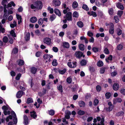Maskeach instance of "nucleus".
<instances>
[{"instance_id":"f257e3e1","label":"nucleus","mask_w":125,"mask_h":125,"mask_svg":"<svg viewBox=\"0 0 125 125\" xmlns=\"http://www.w3.org/2000/svg\"><path fill=\"white\" fill-rule=\"evenodd\" d=\"M108 104L109 106L108 107H105L104 108V109L107 112H110L113 109L114 106L110 102H109Z\"/></svg>"},{"instance_id":"f03ea898","label":"nucleus","mask_w":125,"mask_h":125,"mask_svg":"<svg viewBox=\"0 0 125 125\" xmlns=\"http://www.w3.org/2000/svg\"><path fill=\"white\" fill-rule=\"evenodd\" d=\"M65 17L68 21H72V13L71 12H67L66 15V17H64V18H65Z\"/></svg>"},{"instance_id":"7ed1b4c3","label":"nucleus","mask_w":125,"mask_h":125,"mask_svg":"<svg viewBox=\"0 0 125 125\" xmlns=\"http://www.w3.org/2000/svg\"><path fill=\"white\" fill-rule=\"evenodd\" d=\"M35 5L37 9H41L42 7V2L40 1H37L35 2Z\"/></svg>"},{"instance_id":"20e7f679","label":"nucleus","mask_w":125,"mask_h":125,"mask_svg":"<svg viewBox=\"0 0 125 125\" xmlns=\"http://www.w3.org/2000/svg\"><path fill=\"white\" fill-rule=\"evenodd\" d=\"M83 53L80 51H76L74 54V55L77 58H80L82 57Z\"/></svg>"},{"instance_id":"39448f33","label":"nucleus","mask_w":125,"mask_h":125,"mask_svg":"<svg viewBox=\"0 0 125 125\" xmlns=\"http://www.w3.org/2000/svg\"><path fill=\"white\" fill-rule=\"evenodd\" d=\"M43 42L48 45L50 44L51 42V39L50 38L46 37L43 39Z\"/></svg>"},{"instance_id":"423d86ee","label":"nucleus","mask_w":125,"mask_h":125,"mask_svg":"<svg viewBox=\"0 0 125 125\" xmlns=\"http://www.w3.org/2000/svg\"><path fill=\"white\" fill-rule=\"evenodd\" d=\"M25 93L22 91H18L16 94V97L18 98H20L22 95L23 94H24Z\"/></svg>"},{"instance_id":"0eeeda50","label":"nucleus","mask_w":125,"mask_h":125,"mask_svg":"<svg viewBox=\"0 0 125 125\" xmlns=\"http://www.w3.org/2000/svg\"><path fill=\"white\" fill-rule=\"evenodd\" d=\"M52 3L53 5L56 7L60 5L61 4V2L59 0H53Z\"/></svg>"},{"instance_id":"6e6552de","label":"nucleus","mask_w":125,"mask_h":125,"mask_svg":"<svg viewBox=\"0 0 125 125\" xmlns=\"http://www.w3.org/2000/svg\"><path fill=\"white\" fill-rule=\"evenodd\" d=\"M116 6L117 8L121 10H123L124 9V8L123 5L121 3L119 2L117 3Z\"/></svg>"},{"instance_id":"1a4fd4ad","label":"nucleus","mask_w":125,"mask_h":125,"mask_svg":"<svg viewBox=\"0 0 125 125\" xmlns=\"http://www.w3.org/2000/svg\"><path fill=\"white\" fill-rule=\"evenodd\" d=\"M76 62H75L73 63V65L72 64L71 62H68V66L71 68H75L76 66Z\"/></svg>"},{"instance_id":"9d476101","label":"nucleus","mask_w":125,"mask_h":125,"mask_svg":"<svg viewBox=\"0 0 125 125\" xmlns=\"http://www.w3.org/2000/svg\"><path fill=\"white\" fill-rule=\"evenodd\" d=\"M49 55L48 54H44L43 56V58L45 60H47L46 61V62L48 61L50 62L51 61L50 59V58Z\"/></svg>"},{"instance_id":"9b49d317","label":"nucleus","mask_w":125,"mask_h":125,"mask_svg":"<svg viewBox=\"0 0 125 125\" xmlns=\"http://www.w3.org/2000/svg\"><path fill=\"white\" fill-rule=\"evenodd\" d=\"M65 117L67 119H69L70 118V115H71V112L69 111H66L65 112Z\"/></svg>"},{"instance_id":"f8f14e48","label":"nucleus","mask_w":125,"mask_h":125,"mask_svg":"<svg viewBox=\"0 0 125 125\" xmlns=\"http://www.w3.org/2000/svg\"><path fill=\"white\" fill-rule=\"evenodd\" d=\"M119 85L117 83H115L113 86V89L115 91H117L119 88Z\"/></svg>"},{"instance_id":"ddd939ff","label":"nucleus","mask_w":125,"mask_h":125,"mask_svg":"<svg viewBox=\"0 0 125 125\" xmlns=\"http://www.w3.org/2000/svg\"><path fill=\"white\" fill-rule=\"evenodd\" d=\"M31 114V117H33L34 119L36 118L37 117V115L36 114V113L34 111L32 112H31L30 113Z\"/></svg>"},{"instance_id":"4468645a","label":"nucleus","mask_w":125,"mask_h":125,"mask_svg":"<svg viewBox=\"0 0 125 125\" xmlns=\"http://www.w3.org/2000/svg\"><path fill=\"white\" fill-rule=\"evenodd\" d=\"M88 14L90 16H92L94 17H96L97 15L96 12L93 11L88 12Z\"/></svg>"},{"instance_id":"2eb2a0df","label":"nucleus","mask_w":125,"mask_h":125,"mask_svg":"<svg viewBox=\"0 0 125 125\" xmlns=\"http://www.w3.org/2000/svg\"><path fill=\"white\" fill-rule=\"evenodd\" d=\"M79 47L80 50L81 51H83L85 49V46L83 44H79Z\"/></svg>"},{"instance_id":"dca6fc26","label":"nucleus","mask_w":125,"mask_h":125,"mask_svg":"<svg viewBox=\"0 0 125 125\" xmlns=\"http://www.w3.org/2000/svg\"><path fill=\"white\" fill-rule=\"evenodd\" d=\"M87 61L86 60H83L80 62V64L82 66H85L87 64Z\"/></svg>"},{"instance_id":"f3484780","label":"nucleus","mask_w":125,"mask_h":125,"mask_svg":"<svg viewBox=\"0 0 125 125\" xmlns=\"http://www.w3.org/2000/svg\"><path fill=\"white\" fill-rule=\"evenodd\" d=\"M54 13L55 14L60 16H61V14L60 10L57 9H55L54 10Z\"/></svg>"},{"instance_id":"a211bd4d","label":"nucleus","mask_w":125,"mask_h":125,"mask_svg":"<svg viewBox=\"0 0 125 125\" xmlns=\"http://www.w3.org/2000/svg\"><path fill=\"white\" fill-rule=\"evenodd\" d=\"M79 104L80 107H84L85 106V103L83 101H80L79 103Z\"/></svg>"},{"instance_id":"6ab92c4d","label":"nucleus","mask_w":125,"mask_h":125,"mask_svg":"<svg viewBox=\"0 0 125 125\" xmlns=\"http://www.w3.org/2000/svg\"><path fill=\"white\" fill-rule=\"evenodd\" d=\"M63 46L64 48H68L69 47L70 45L68 42H65L63 43Z\"/></svg>"},{"instance_id":"aec40b11","label":"nucleus","mask_w":125,"mask_h":125,"mask_svg":"<svg viewBox=\"0 0 125 125\" xmlns=\"http://www.w3.org/2000/svg\"><path fill=\"white\" fill-rule=\"evenodd\" d=\"M24 123L26 124H27L28 123V119L27 116L25 115L24 116Z\"/></svg>"},{"instance_id":"412c9836","label":"nucleus","mask_w":125,"mask_h":125,"mask_svg":"<svg viewBox=\"0 0 125 125\" xmlns=\"http://www.w3.org/2000/svg\"><path fill=\"white\" fill-rule=\"evenodd\" d=\"M37 21V19L35 17H33L30 19V21L32 23H35Z\"/></svg>"},{"instance_id":"4be33fe9","label":"nucleus","mask_w":125,"mask_h":125,"mask_svg":"<svg viewBox=\"0 0 125 125\" xmlns=\"http://www.w3.org/2000/svg\"><path fill=\"white\" fill-rule=\"evenodd\" d=\"M2 109L3 110V111H6L8 110H10V108L8 105L3 106L2 107Z\"/></svg>"},{"instance_id":"5701e85b","label":"nucleus","mask_w":125,"mask_h":125,"mask_svg":"<svg viewBox=\"0 0 125 125\" xmlns=\"http://www.w3.org/2000/svg\"><path fill=\"white\" fill-rule=\"evenodd\" d=\"M83 9L86 11H88L89 10V9L87 6L85 4H83L82 7Z\"/></svg>"},{"instance_id":"b1692460","label":"nucleus","mask_w":125,"mask_h":125,"mask_svg":"<svg viewBox=\"0 0 125 125\" xmlns=\"http://www.w3.org/2000/svg\"><path fill=\"white\" fill-rule=\"evenodd\" d=\"M58 90L61 93H62L63 91L62 87L61 85H60L57 86Z\"/></svg>"},{"instance_id":"393cba45","label":"nucleus","mask_w":125,"mask_h":125,"mask_svg":"<svg viewBox=\"0 0 125 125\" xmlns=\"http://www.w3.org/2000/svg\"><path fill=\"white\" fill-rule=\"evenodd\" d=\"M85 113L84 111L81 110H79L77 112V114L79 115H82L85 114Z\"/></svg>"},{"instance_id":"a878e982","label":"nucleus","mask_w":125,"mask_h":125,"mask_svg":"<svg viewBox=\"0 0 125 125\" xmlns=\"http://www.w3.org/2000/svg\"><path fill=\"white\" fill-rule=\"evenodd\" d=\"M18 64L19 65H22L24 64V62L22 60L20 59L18 61Z\"/></svg>"},{"instance_id":"bb28decb","label":"nucleus","mask_w":125,"mask_h":125,"mask_svg":"<svg viewBox=\"0 0 125 125\" xmlns=\"http://www.w3.org/2000/svg\"><path fill=\"white\" fill-rule=\"evenodd\" d=\"M37 69L35 67H33L31 68V73L34 74H35L36 72Z\"/></svg>"},{"instance_id":"cd10ccee","label":"nucleus","mask_w":125,"mask_h":125,"mask_svg":"<svg viewBox=\"0 0 125 125\" xmlns=\"http://www.w3.org/2000/svg\"><path fill=\"white\" fill-rule=\"evenodd\" d=\"M78 6V4L77 2L75 1L74 2L72 6L74 8H77Z\"/></svg>"},{"instance_id":"c85d7f7f","label":"nucleus","mask_w":125,"mask_h":125,"mask_svg":"<svg viewBox=\"0 0 125 125\" xmlns=\"http://www.w3.org/2000/svg\"><path fill=\"white\" fill-rule=\"evenodd\" d=\"M104 64V63L102 61H99L97 63V65L99 67L102 66Z\"/></svg>"},{"instance_id":"c756f323","label":"nucleus","mask_w":125,"mask_h":125,"mask_svg":"<svg viewBox=\"0 0 125 125\" xmlns=\"http://www.w3.org/2000/svg\"><path fill=\"white\" fill-rule=\"evenodd\" d=\"M77 25L80 28L82 27L83 25V22L81 21L78 22L77 23Z\"/></svg>"},{"instance_id":"7c9ffc66","label":"nucleus","mask_w":125,"mask_h":125,"mask_svg":"<svg viewBox=\"0 0 125 125\" xmlns=\"http://www.w3.org/2000/svg\"><path fill=\"white\" fill-rule=\"evenodd\" d=\"M30 34L29 32L27 33L25 37V39L26 41L29 40L30 39Z\"/></svg>"},{"instance_id":"2f4dec72","label":"nucleus","mask_w":125,"mask_h":125,"mask_svg":"<svg viewBox=\"0 0 125 125\" xmlns=\"http://www.w3.org/2000/svg\"><path fill=\"white\" fill-rule=\"evenodd\" d=\"M5 30L4 28L3 27V26L2 24L0 25V32L1 31L2 33H3L5 32Z\"/></svg>"},{"instance_id":"473e14b6","label":"nucleus","mask_w":125,"mask_h":125,"mask_svg":"<svg viewBox=\"0 0 125 125\" xmlns=\"http://www.w3.org/2000/svg\"><path fill=\"white\" fill-rule=\"evenodd\" d=\"M56 16L54 14H53L50 16V19L51 21H52L56 18Z\"/></svg>"},{"instance_id":"72a5a7b5","label":"nucleus","mask_w":125,"mask_h":125,"mask_svg":"<svg viewBox=\"0 0 125 125\" xmlns=\"http://www.w3.org/2000/svg\"><path fill=\"white\" fill-rule=\"evenodd\" d=\"M46 90L45 89L43 88V91H42V93L41 94V93L39 94L40 95L42 96L45 94L46 93Z\"/></svg>"},{"instance_id":"f704fd0d","label":"nucleus","mask_w":125,"mask_h":125,"mask_svg":"<svg viewBox=\"0 0 125 125\" xmlns=\"http://www.w3.org/2000/svg\"><path fill=\"white\" fill-rule=\"evenodd\" d=\"M104 118H102L101 119L100 124L98 123L97 124V125H104Z\"/></svg>"},{"instance_id":"c9c22d12","label":"nucleus","mask_w":125,"mask_h":125,"mask_svg":"<svg viewBox=\"0 0 125 125\" xmlns=\"http://www.w3.org/2000/svg\"><path fill=\"white\" fill-rule=\"evenodd\" d=\"M3 41L5 43H6L8 42V39L7 36H5L2 39Z\"/></svg>"},{"instance_id":"e433bc0d","label":"nucleus","mask_w":125,"mask_h":125,"mask_svg":"<svg viewBox=\"0 0 125 125\" xmlns=\"http://www.w3.org/2000/svg\"><path fill=\"white\" fill-rule=\"evenodd\" d=\"M124 114V112H123L121 111L117 113L116 114V115L118 116H122Z\"/></svg>"},{"instance_id":"4c0bfd02","label":"nucleus","mask_w":125,"mask_h":125,"mask_svg":"<svg viewBox=\"0 0 125 125\" xmlns=\"http://www.w3.org/2000/svg\"><path fill=\"white\" fill-rule=\"evenodd\" d=\"M55 112L52 110H51L49 111V114L51 115H53L54 114Z\"/></svg>"},{"instance_id":"58836bf2","label":"nucleus","mask_w":125,"mask_h":125,"mask_svg":"<svg viewBox=\"0 0 125 125\" xmlns=\"http://www.w3.org/2000/svg\"><path fill=\"white\" fill-rule=\"evenodd\" d=\"M33 102V100L31 98H28L27 99V103L29 104Z\"/></svg>"},{"instance_id":"ea45409f","label":"nucleus","mask_w":125,"mask_h":125,"mask_svg":"<svg viewBox=\"0 0 125 125\" xmlns=\"http://www.w3.org/2000/svg\"><path fill=\"white\" fill-rule=\"evenodd\" d=\"M3 113L5 115H10V112L9 111H7V110H4L3 111Z\"/></svg>"},{"instance_id":"a19ab883","label":"nucleus","mask_w":125,"mask_h":125,"mask_svg":"<svg viewBox=\"0 0 125 125\" xmlns=\"http://www.w3.org/2000/svg\"><path fill=\"white\" fill-rule=\"evenodd\" d=\"M78 13L76 12H74L73 14V17L77 18L78 17Z\"/></svg>"},{"instance_id":"79ce46f5","label":"nucleus","mask_w":125,"mask_h":125,"mask_svg":"<svg viewBox=\"0 0 125 125\" xmlns=\"http://www.w3.org/2000/svg\"><path fill=\"white\" fill-rule=\"evenodd\" d=\"M56 62L57 60L55 59L53 60L52 62V64L53 66H55L57 65V63Z\"/></svg>"},{"instance_id":"37998d69","label":"nucleus","mask_w":125,"mask_h":125,"mask_svg":"<svg viewBox=\"0 0 125 125\" xmlns=\"http://www.w3.org/2000/svg\"><path fill=\"white\" fill-rule=\"evenodd\" d=\"M111 95V93H107L105 94L106 98L107 99L109 98L110 97Z\"/></svg>"},{"instance_id":"c03bdc74","label":"nucleus","mask_w":125,"mask_h":125,"mask_svg":"<svg viewBox=\"0 0 125 125\" xmlns=\"http://www.w3.org/2000/svg\"><path fill=\"white\" fill-rule=\"evenodd\" d=\"M123 13V11L122 10H119L118 11L117 14L120 17Z\"/></svg>"},{"instance_id":"a18cd8bd","label":"nucleus","mask_w":125,"mask_h":125,"mask_svg":"<svg viewBox=\"0 0 125 125\" xmlns=\"http://www.w3.org/2000/svg\"><path fill=\"white\" fill-rule=\"evenodd\" d=\"M18 52V49L16 48L13 49L12 51V53L14 54L17 53Z\"/></svg>"},{"instance_id":"49530a36","label":"nucleus","mask_w":125,"mask_h":125,"mask_svg":"<svg viewBox=\"0 0 125 125\" xmlns=\"http://www.w3.org/2000/svg\"><path fill=\"white\" fill-rule=\"evenodd\" d=\"M92 50L94 52H96L98 51V48L95 47H94L92 48Z\"/></svg>"},{"instance_id":"de8ad7c7","label":"nucleus","mask_w":125,"mask_h":125,"mask_svg":"<svg viewBox=\"0 0 125 125\" xmlns=\"http://www.w3.org/2000/svg\"><path fill=\"white\" fill-rule=\"evenodd\" d=\"M10 34L14 37H16V34L14 32V31L13 30H11L10 32Z\"/></svg>"},{"instance_id":"09e8293b","label":"nucleus","mask_w":125,"mask_h":125,"mask_svg":"<svg viewBox=\"0 0 125 125\" xmlns=\"http://www.w3.org/2000/svg\"><path fill=\"white\" fill-rule=\"evenodd\" d=\"M104 52L107 54H108L109 53V51L108 49L107 48H105L104 51Z\"/></svg>"},{"instance_id":"8fccbe9b","label":"nucleus","mask_w":125,"mask_h":125,"mask_svg":"<svg viewBox=\"0 0 125 125\" xmlns=\"http://www.w3.org/2000/svg\"><path fill=\"white\" fill-rule=\"evenodd\" d=\"M66 69H63V70H60L59 71V72L61 74H64L66 72Z\"/></svg>"},{"instance_id":"3c124183","label":"nucleus","mask_w":125,"mask_h":125,"mask_svg":"<svg viewBox=\"0 0 125 125\" xmlns=\"http://www.w3.org/2000/svg\"><path fill=\"white\" fill-rule=\"evenodd\" d=\"M117 48L118 50H120L123 49V46L122 45L119 44L117 46Z\"/></svg>"},{"instance_id":"603ef678","label":"nucleus","mask_w":125,"mask_h":125,"mask_svg":"<svg viewBox=\"0 0 125 125\" xmlns=\"http://www.w3.org/2000/svg\"><path fill=\"white\" fill-rule=\"evenodd\" d=\"M48 10L50 11V13H52L53 12V8H51L50 7H49L48 8Z\"/></svg>"},{"instance_id":"864d4df0","label":"nucleus","mask_w":125,"mask_h":125,"mask_svg":"<svg viewBox=\"0 0 125 125\" xmlns=\"http://www.w3.org/2000/svg\"><path fill=\"white\" fill-rule=\"evenodd\" d=\"M43 22V21L42 19L40 18L38 20V23L39 25H42Z\"/></svg>"},{"instance_id":"5fc2aeb1","label":"nucleus","mask_w":125,"mask_h":125,"mask_svg":"<svg viewBox=\"0 0 125 125\" xmlns=\"http://www.w3.org/2000/svg\"><path fill=\"white\" fill-rule=\"evenodd\" d=\"M122 31L120 29H118L117 30V33L118 35H120L122 33Z\"/></svg>"},{"instance_id":"6e6d98bb","label":"nucleus","mask_w":125,"mask_h":125,"mask_svg":"<svg viewBox=\"0 0 125 125\" xmlns=\"http://www.w3.org/2000/svg\"><path fill=\"white\" fill-rule=\"evenodd\" d=\"M67 82L69 83H70L72 82V79L71 78L68 77L67 79Z\"/></svg>"},{"instance_id":"4d7b16f0","label":"nucleus","mask_w":125,"mask_h":125,"mask_svg":"<svg viewBox=\"0 0 125 125\" xmlns=\"http://www.w3.org/2000/svg\"><path fill=\"white\" fill-rule=\"evenodd\" d=\"M105 68H101L100 70V72L101 73H104L105 71Z\"/></svg>"},{"instance_id":"13d9d810","label":"nucleus","mask_w":125,"mask_h":125,"mask_svg":"<svg viewBox=\"0 0 125 125\" xmlns=\"http://www.w3.org/2000/svg\"><path fill=\"white\" fill-rule=\"evenodd\" d=\"M4 13L3 16V17L4 18L7 19V17L9 15L8 13L7 12Z\"/></svg>"},{"instance_id":"bf43d9fd","label":"nucleus","mask_w":125,"mask_h":125,"mask_svg":"<svg viewBox=\"0 0 125 125\" xmlns=\"http://www.w3.org/2000/svg\"><path fill=\"white\" fill-rule=\"evenodd\" d=\"M99 103V100L97 99H95L94 101V105H97Z\"/></svg>"},{"instance_id":"052dcab7","label":"nucleus","mask_w":125,"mask_h":125,"mask_svg":"<svg viewBox=\"0 0 125 125\" xmlns=\"http://www.w3.org/2000/svg\"><path fill=\"white\" fill-rule=\"evenodd\" d=\"M96 89L97 91L98 92L100 91L101 89V87L99 85H98L96 86Z\"/></svg>"},{"instance_id":"680f3d73","label":"nucleus","mask_w":125,"mask_h":125,"mask_svg":"<svg viewBox=\"0 0 125 125\" xmlns=\"http://www.w3.org/2000/svg\"><path fill=\"white\" fill-rule=\"evenodd\" d=\"M21 76V74L20 73L18 74L16 77V79L17 80H19Z\"/></svg>"},{"instance_id":"e2e57ef3","label":"nucleus","mask_w":125,"mask_h":125,"mask_svg":"<svg viewBox=\"0 0 125 125\" xmlns=\"http://www.w3.org/2000/svg\"><path fill=\"white\" fill-rule=\"evenodd\" d=\"M114 19L116 23H117L118 22L119 20L117 16H115L114 17Z\"/></svg>"},{"instance_id":"0e129e2a","label":"nucleus","mask_w":125,"mask_h":125,"mask_svg":"<svg viewBox=\"0 0 125 125\" xmlns=\"http://www.w3.org/2000/svg\"><path fill=\"white\" fill-rule=\"evenodd\" d=\"M87 35L91 37L93 35V33L90 31H88V32L87 33Z\"/></svg>"},{"instance_id":"69168bd1","label":"nucleus","mask_w":125,"mask_h":125,"mask_svg":"<svg viewBox=\"0 0 125 125\" xmlns=\"http://www.w3.org/2000/svg\"><path fill=\"white\" fill-rule=\"evenodd\" d=\"M53 51L55 52H57L58 51V48L56 47H53L52 48Z\"/></svg>"},{"instance_id":"338daca9","label":"nucleus","mask_w":125,"mask_h":125,"mask_svg":"<svg viewBox=\"0 0 125 125\" xmlns=\"http://www.w3.org/2000/svg\"><path fill=\"white\" fill-rule=\"evenodd\" d=\"M35 33L36 35L38 36H39L40 34V31L38 30H37L35 31Z\"/></svg>"},{"instance_id":"774afa93","label":"nucleus","mask_w":125,"mask_h":125,"mask_svg":"<svg viewBox=\"0 0 125 125\" xmlns=\"http://www.w3.org/2000/svg\"><path fill=\"white\" fill-rule=\"evenodd\" d=\"M121 93L123 95H125V89H122L120 91Z\"/></svg>"}]
</instances>
